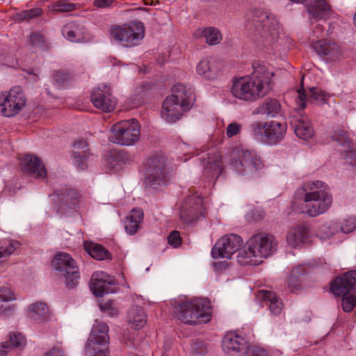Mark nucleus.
Returning a JSON list of instances; mask_svg holds the SVG:
<instances>
[{
  "mask_svg": "<svg viewBox=\"0 0 356 356\" xmlns=\"http://www.w3.org/2000/svg\"><path fill=\"white\" fill-rule=\"evenodd\" d=\"M251 75L234 77L232 79L231 93L239 100L252 102L264 97L268 92V86L273 73L268 68L254 62Z\"/></svg>",
  "mask_w": 356,
  "mask_h": 356,
  "instance_id": "f257e3e1",
  "label": "nucleus"
},
{
  "mask_svg": "<svg viewBox=\"0 0 356 356\" xmlns=\"http://www.w3.org/2000/svg\"><path fill=\"white\" fill-rule=\"evenodd\" d=\"M195 102L193 90L182 83L173 86L172 95L163 102L161 115L168 122H176L189 111Z\"/></svg>",
  "mask_w": 356,
  "mask_h": 356,
  "instance_id": "f03ea898",
  "label": "nucleus"
},
{
  "mask_svg": "<svg viewBox=\"0 0 356 356\" xmlns=\"http://www.w3.org/2000/svg\"><path fill=\"white\" fill-rule=\"evenodd\" d=\"M302 202L298 210L302 213L315 217L327 211L332 203V197L321 181H312L304 184Z\"/></svg>",
  "mask_w": 356,
  "mask_h": 356,
  "instance_id": "7ed1b4c3",
  "label": "nucleus"
},
{
  "mask_svg": "<svg viewBox=\"0 0 356 356\" xmlns=\"http://www.w3.org/2000/svg\"><path fill=\"white\" fill-rule=\"evenodd\" d=\"M247 26L254 28L261 38L264 45H271L278 37V22L270 13L260 9H254L246 13Z\"/></svg>",
  "mask_w": 356,
  "mask_h": 356,
  "instance_id": "20e7f679",
  "label": "nucleus"
},
{
  "mask_svg": "<svg viewBox=\"0 0 356 356\" xmlns=\"http://www.w3.org/2000/svg\"><path fill=\"white\" fill-rule=\"evenodd\" d=\"M209 302L204 299L180 300L175 306V316L185 324L195 325L209 321Z\"/></svg>",
  "mask_w": 356,
  "mask_h": 356,
  "instance_id": "39448f33",
  "label": "nucleus"
},
{
  "mask_svg": "<svg viewBox=\"0 0 356 356\" xmlns=\"http://www.w3.org/2000/svg\"><path fill=\"white\" fill-rule=\"evenodd\" d=\"M356 270H351L337 277L331 284L332 292L342 296L341 307L345 312H350L356 307Z\"/></svg>",
  "mask_w": 356,
  "mask_h": 356,
  "instance_id": "423d86ee",
  "label": "nucleus"
},
{
  "mask_svg": "<svg viewBox=\"0 0 356 356\" xmlns=\"http://www.w3.org/2000/svg\"><path fill=\"white\" fill-rule=\"evenodd\" d=\"M231 163L241 174H253L264 167L262 161L256 152L243 146H238L232 149Z\"/></svg>",
  "mask_w": 356,
  "mask_h": 356,
  "instance_id": "0eeeda50",
  "label": "nucleus"
},
{
  "mask_svg": "<svg viewBox=\"0 0 356 356\" xmlns=\"http://www.w3.org/2000/svg\"><path fill=\"white\" fill-rule=\"evenodd\" d=\"M145 35V26L139 21H131L122 25H115L111 27V38L119 42L127 47L138 45Z\"/></svg>",
  "mask_w": 356,
  "mask_h": 356,
  "instance_id": "6e6552de",
  "label": "nucleus"
},
{
  "mask_svg": "<svg viewBox=\"0 0 356 356\" xmlns=\"http://www.w3.org/2000/svg\"><path fill=\"white\" fill-rule=\"evenodd\" d=\"M140 127L135 119L122 120L115 123L111 129L110 140L122 145H131L140 138Z\"/></svg>",
  "mask_w": 356,
  "mask_h": 356,
  "instance_id": "1a4fd4ad",
  "label": "nucleus"
},
{
  "mask_svg": "<svg viewBox=\"0 0 356 356\" xmlns=\"http://www.w3.org/2000/svg\"><path fill=\"white\" fill-rule=\"evenodd\" d=\"M26 97L22 88L13 86L0 93V113L8 118L19 114L26 105Z\"/></svg>",
  "mask_w": 356,
  "mask_h": 356,
  "instance_id": "9d476101",
  "label": "nucleus"
},
{
  "mask_svg": "<svg viewBox=\"0 0 356 356\" xmlns=\"http://www.w3.org/2000/svg\"><path fill=\"white\" fill-rule=\"evenodd\" d=\"M166 159L161 155L150 156L145 164L146 184L153 188L168 181Z\"/></svg>",
  "mask_w": 356,
  "mask_h": 356,
  "instance_id": "9b49d317",
  "label": "nucleus"
},
{
  "mask_svg": "<svg viewBox=\"0 0 356 356\" xmlns=\"http://www.w3.org/2000/svg\"><path fill=\"white\" fill-rule=\"evenodd\" d=\"M52 265L65 277L67 288L72 289L78 284L80 278L79 267L70 254L58 253L52 260Z\"/></svg>",
  "mask_w": 356,
  "mask_h": 356,
  "instance_id": "f8f14e48",
  "label": "nucleus"
},
{
  "mask_svg": "<svg viewBox=\"0 0 356 356\" xmlns=\"http://www.w3.org/2000/svg\"><path fill=\"white\" fill-rule=\"evenodd\" d=\"M251 131L255 137H264L268 143L276 144L283 139L286 124L276 121L255 122L251 125Z\"/></svg>",
  "mask_w": 356,
  "mask_h": 356,
  "instance_id": "ddd939ff",
  "label": "nucleus"
},
{
  "mask_svg": "<svg viewBox=\"0 0 356 356\" xmlns=\"http://www.w3.org/2000/svg\"><path fill=\"white\" fill-rule=\"evenodd\" d=\"M204 213L203 199L197 192L188 195L181 203L179 216L184 223L189 224Z\"/></svg>",
  "mask_w": 356,
  "mask_h": 356,
  "instance_id": "4468645a",
  "label": "nucleus"
},
{
  "mask_svg": "<svg viewBox=\"0 0 356 356\" xmlns=\"http://www.w3.org/2000/svg\"><path fill=\"white\" fill-rule=\"evenodd\" d=\"M243 240L236 234L226 235L220 238L211 250L214 259L231 258L232 255L239 250Z\"/></svg>",
  "mask_w": 356,
  "mask_h": 356,
  "instance_id": "2eb2a0df",
  "label": "nucleus"
},
{
  "mask_svg": "<svg viewBox=\"0 0 356 356\" xmlns=\"http://www.w3.org/2000/svg\"><path fill=\"white\" fill-rule=\"evenodd\" d=\"M275 245V238L266 234H255L247 242L248 249L261 260L271 254Z\"/></svg>",
  "mask_w": 356,
  "mask_h": 356,
  "instance_id": "dca6fc26",
  "label": "nucleus"
},
{
  "mask_svg": "<svg viewBox=\"0 0 356 356\" xmlns=\"http://www.w3.org/2000/svg\"><path fill=\"white\" fill-rule=\"evenodd\" d=\"M91 101L95 107L105 113L113 111L117 104L116 99L111 93L110 87L105 84L93 90Z\"/></svg>",
  "mask_w": 356,
  "mask_h": 356,
  "instance_id": "f3484780",
  "label": "nucleus"
},
{
  "mask_svg": "<svg viewBox=\"0 0 356 356\" xmlns=\"http://www.w3.org/2000/svg\"><path fill=\"white\" fill-rule=\"evenodd\" d=\"M19 168L22 173L35 179L44 178L47 174L41 159L31 154H24L19 159Z\"/></svg>",
  "mask_w": 356,
  "mask_h": 356,
  "instance_id": "a211bd4d",
  "label": "nucleus"
},
{
  "mask_svg": "<svg viewBox=\"0 0 356 356\" xmlns=\"http://www.w3.org/2000/svg\"><path fill=\"white\" fill-rule=\"evenodd\" d=\"M56 197L58 211H65L67 209H74L80 204L81 196L73 188L64 186L55 191L54 194Z\"/></svg>",
  "mask_w": 356,
  "mask_h": 356,
  "instance_id": "6ab92c4d",
  "label": "nucleus"
},
{
  "mask_svg": "<svg viewBox=\"0 0 356 356\" xmlns=\"http://www.w3.org/2000/svg\"><path fill=\"white\" fill-rule=\"evenodd\" d=\"M204 166L202 177L206 181L218 178L222 170V156L220 154L215 151L209 153L207 158L202 159Z\"/></svg>",
  "mask_w": 356,
  "mask_h": 356,
  "instance_id": "aec40b11",
  "label": "nucleus"
},
{
  "mask_svg": "<svg viewBox=\"0 0 356 356\" xmlns=\"http://www.w3.org/2000/svg\"><path fill=\"white\" fill-rule=\"evenodd\" d=\"M115 280L103 271H97L92 274L90 282V287L96 296H102L104 293L112 292L111 287L115 284Z\"/></svg>",
  "mask_w": 356,
  "mask_h": 356,
  "instance_id": "412c9836",
  "label": "nucleus"
},
{
  "mask_svg": "<svg viewBox=\"0 0 356 356\" xmlns=\"http://www.w3.org/2000/svg\"><path fill=\"white\" fill-rule=\"evenodd\" d=\"M297 104L302 108L306 107L307 102L321 105L327 102L330 94L319 88H310L308 92L304 88L298 90Z\"/></svg>",
  "mask_w": 356,
  "mask_h": 356,
  "instance_id": "4be33fe9",
  "label": "nucleus"
},
{
  "mask_svg": "<svg viewBox=\"0 0 356 356\" xmlns=\"http://www.w3.org/2000/svg\"><path fill=\"white\" fill-rule=\"evenodd\" d=\"M312 47L318 54L328 61H336L343 56V51L339 45L328 40L315 42Z\"/></svg>",
  "mask_w": 356,
  "mask_h": 356,
  "instance_id": "5701e85b",
  "label": "nucleus"
},
{
  "mask_svg": "<svg viewBox=\"0 0 356 356\" xmlns=\"http://www.w3.org/2000/svg\"><path fill=\"white\" fill-rule=\"evenodd\" d=\"M248 342L246 339L235 332H230L225 334L222 341L223 350L229 354L238 353L247 349Z\"/></svg>",
  "mask_w": 356,
  "mask_h": 356,
  "instance_id": "b1692460",
  "label": "nucleus"
},
{
  "mask_svg": "<svg viewBox=\"0 0 356 356\" xmlns=\"http://www.w3.org/2000/svg\"><path fill=\"white\" fill-rule=\"evenodd\" d=\"M196 71L202 77L213 80L220 75V64L215 59L204 58L197 63Z\"/></svg>",
  "mask_w": 356,
  "mask_h": 356,
  "instance_id": "393cba45",
  "label": "nucleus"
},
{
  "mask_svg": "<svg viewBox=\"0 0 356 356\" xmlns=\"http://www.w3.org/2000/svg\"><path fill=\"white\" fill-rule=\"evenodd\" d=\"M257 296L263 302H266L272 314L274 315H279L281 314L283 309V303L282 300L274 291L259 290L257 291Z\"/></svg>",
  "mask_w": 356,
  "mask_h": 356,
  "instance_id": "a878e982",
  "label": "nucleus"
},
{
  "mask_svg": "<svg viewBox=\"0 0 356 356\" xmlns=\"http://www.w3.org/2000/svg\"><path fill=\"white\" fill-rule=\"evenodd\" d=\"M309 237L308 227L305 225H298L289 231L286 241L291 247L296 248L306 243Z\"/></svg>",
  "mask_w": 356,
  "mask_h": 356,
  "instance_id": "bb28decb",
  "label": "nucleus"
},
{
  "mask_svg": "<svg viewBox=\"0 0 356 356\" xmlns=\"http://www.w3.org/2000/svg\"><path fill=\"white\" fill-rule=\"evenodd\" d=\"M72 156L77 168L84 170L87 168L86 159L88 156V143L84 140H76L73 145Z\"/></svg>",
  "mask_w": 356,
  "mask_h": 356,
  "instance_id": "cd10ccee",
  "label": "nucleus"
},
{
  "mask_svg": "<svg viewBox=\"0 0 356 356\" xmlns=\"http://www.w3.org/2000/svg\"><path fill=\"white\" fill-rule=\"evenodd\" d=\"M144 218L143 211L140 208L133 209L124 221V229L127 234L134 235L137 233Z\"/></svg>",
  "mask_w": 356,
  "mask_h": 356,
  "instance_id": "c85d7f7f",
  "label": "nucleus"
},
{
  "mask_svg": "<svg viewBox=\"0 0 356 356\" xmlns=\"http://www.w3.org/2000/svg\"><path fill=\"white\" fill-rule=\"evenodd\" d=\"M26 343V340L21 333H11L9 340L0 343V356H6L15 348L24 346Z\"/></svg>",
  "mask_w": 356,
  "mask_h": 356,
  "instance_id": "c756f323",
  "label": "nucleus"
},
{
  "mask_svg": "<svg viewBox=\"0 0 356 356\" xmlns=\"http://www.w3.org/2000/svg\"><path fill=\"white\" fill-rule=\"evenodd\" d=\"M193 35L197 39L204 38L209 45L217 44L220 42L222 38L220 31L213 26L197 29L193 32Z\"/></svg>",
  "mask_w": 356,
  "mask_h": 356,
  "instance_id": "7c9ffc66",
  "label": "nucleus"
},
{
  "mask_svg": "<svg viewBox=\"0 0 356 356\" xmlns=\"http://www.w3.org/2000/svg\"><path fill=\"white\" fill-rule=\"evenodd\" d=\"M29 316L37 322H43L49 317V307L45 302H36L29 306Z\"/></svg>",
  "mask_w": 356,
  "mask_h": 356,
  "instance_id": "2f4dec72",
  "label": "nucleus"
},
{
  "mask_svg": "<svg viewBox=\"0 0 356 356\" xmlns=\"http://www.w3.org/2000/svg\"><path fill=\"white\" fill-rule=\"evenodd\" d=\"M127 321L129 324L134 328L140 329L147 323L146 315L142 307L134 306L128 312Z\"/></svg>",
  "mask_w": 356,
  "mask_h": 356,
  "instance_id": "473e14b6",
  "label": "nucleus"
},
{
  "mask_svg": "<svg viewBox=\"0 0 356 356\" xmlns=\"http://www.w3.org/2000/svg\"><path fill=\"white\" fill-rule=\"evenodd\" d=\"M109 341L88 340L86 353L88 356H110Z\"/></svg>",
  "mask_w": 356,
  "mask_h": 356,
  "instance_id": "72a5a7b5",
  "label": "nucleus"
},
{
  "mask_svg": "<svg viewBox=\"0 0 356 356\" xmlns=\"http://www.w3.org/2000/svg\"><path fill=\"white\" fill-rule=\"evenodd\" d=\"M108 330V326L106 323L96 321L88 340L109 341Z\"/></svg>",
  "mask_w": 356,
  "mask_h": 356,
  "instance_id": "f704fd0d",
  "label": "nucleus"
},
{
  "mask_svg": "<svg viewBox=\"0 0 356 356\" xmlns=\"http://www.w3.org/2000/svg\"><path fill=\"white\" fill-rule=\"evenodd\" d=\"M296 136L302 140H309L314 136V129L309 121L306 120H298L295 127Z\"/></svg>",
  "mask_w": 356,
  "mask_h": 356,
  "instance_id": "c9c22d12",
  "label": "nucleus"
},
{
  "mask_svg": "<svg viewBox=\"0 0 356 356\" xmlns=\"http://www.w3.org/2000/svg\"><path fill=\"white\" fill-rule=\"evenodd\" d=\"M237 261L241 266H257L263 262V260L259 259L254 254L252 253L251 250H242L237 254Z\"/></svg>",
  "mask_w": 356,
  "mask_h": 356,
  "instance_id": "e433bc0d",
  "label": "nucleus"
},
{
  "mask_svg": "<svg viewBox=\"0 0 356 356\" xmlns=\"http://www.w3.org/2000/svg\"><path fill=\"white\" fill-rule=\"evenodd\" d=\"M88 254L94 259L104 260L111 259V254L104 247L99 244L91 243L86 246Z\"/></svg>",
  "mask_w": 356,
  "mask_h": 356,
  "instance_id": "4c0bfd02",
  "label": "nucleus"
},
{
  "mask_svg": "<svg viewBox=\"0 0 356 356\" xmlns=\"http://www.w3.org/2000/svg\"><path fill=\"white\" fill-rule=\"evenodd\" d=\"M62 33L65 38L72 42H79L81 40V31L75 23H69L62 29Z\"/></svg>",
  "mask_w": 356,
  "mask_h": 356,
  "instance_id": "58836bf2",
  "label": "nucleus"
},
{
  "mask_svg": "<svg viewBox=\"0 0 356 356\" xmlns=\"http://www.w3.org/2000/svg\"><path fill=\"white\" fill-rule=\"evenodd\" d=\"M20 243L17 241L5 240L0 243V262L4 258L12 254L18 248Z\"/></svg>",
  "mask_w": 356,
  "mask_h": 356,
  "instance_id": "ea45409f",
  "label": "nucleus"
},
{
  "mask_svg": "<svg viewBox=\"0 0 356 356\" xmlns=\"http://www.w3.org/2000/svg\"><path fill=\"white\" fill-rule=\"evenodd\" d=\"M281 106L280 102L275 99H266L262 106L263 112L271 117H274L277 114Z\"/></svg>",
  "mask_w": 356,
  "mask_h": 356,
  "instance_id": "a19ab883",
  "label": "nucleus"
},
{
  "mask_svg": "<svg viewBox=\"0 0 356 356\" xmlns=\"http://www.w3.org/2000/svg\"><path fill=\"white\" fill-rule=\"evenodd\" d=\"M333 139L337 141L339 145L349 148L351 147V140L346 131L339 129H337L332 136Z\"/></svg>",
  "mask_w": 356,
  "mask_h": 356,
  "instance_id": "79ce46f5",
  "label": "nucleus"
},
{
  "mask_svg": "<svg viewBox=\"0 0 356 356\" xmlns=\"http://www.w3.org/2000/svg\"><path fill=\"white\" fill-rule=\"evenodd\" d=\"M76 4L67 2L65 0H58L52 6V10L56 13H65L75 10Z\"/></svg>",
  "mask_w": 356,
  "mask_h": 356,
  "instance_id": "37998d69",
  "label": "nucleus"
},
{
  "mask_svg": "<svg viewBox=\"0 0 356 356\" xmlns=\"http://www.w3.org/2000/svg\"><path fill=\"white\" fill-rule=\"evenodd\" d=\"M72 78V74L66 70L56 71L53 75V80L58 86H61Z\"/></svg>",
  "mask_w": 356,
  "mask_h": 356,
  "instance_id": "c03bdc74",
  "label": "nucleus"
},
{
  "mask_svg": "<svg viewBox=\"0 0 356 356\" xmlns=\"http://www.w3.org/2000/svg\"><path fill=\"white\" fill-rule=\"evenodd\" d=\"M15 299L14 293L7 287L0 289V313L6 314L7 309H3L2 302H8Z\"/></svg>",
  "mask_w": 356,
  "mask_h": 356,
  "instance_id": "a18cd8bd",
  "label": "nucleus"
},
{
  "mask_svg": "<svg viewBox=\"0 0 356 356\" xmlns=\"http://www.w3.org/2000/svg\"><path fill=\"white\" fill-rule=\"evenodd\" d=\"M307 270H308V266H307V265H299L296 268H295L291 271V273L288 278V284H289V286L293 289H296L297 288L296 285H294V286L292 285L293 284H292L293 279L296 276L299 277L300 275L306 274L307 273Z\"/></svg>",
  "mask_w": 356,
  "mask_h": 356,
  "instance_id": "49530a36",
  "label": "nucleus"
},
{
  "mask_svg": "<svg viewBox=\"0 0 356 356\" xmlns=\"http://www.w3.org/2000/svg\"><path fill=\"white\" fill-rule=\"evenodd\" d=\"M99 305L100 309L110 316H114L118 313L117 308L114 306V302L111 300L102 301L99 303Z\"/></svg>",
  "mask_w": 356,
  "mask_h": 356,
  "instance_id": "de8ad7c7",
  "label": "nucleus"
},
{
  "mask_svg": "<svg viewBox=\"0 0 356 356\" xmlns=\"http://www.w3.org/2000/svg\"><path fill=\"white\" fill-rule=\"evenodd\" d=\"M355 228L356 218L353 216L345 218L341 225V231L346 234L353 232Z\"/></svg>",
  "mask_w": 356,
  "mask_h": 356,
  "instance_id": "09e8293b",
  "label": "nucleus"
},
{
  "mask_svg": "<svg viewBox=\"0 0 356 356\" xmlns=\"http://www.w3.org/2000/svg\"><path fill=\"white\" fill-rule=\"evenodd\" d=\"M246 356H268V352L255 345H249L245 350Z\"/></svg>",
  "mask_w": 356,
  "mask_h": 356,
  "instance_id": "8fccbe9b",
  "label": "nucleus"
},
{
  "mask_svg": "<svg viewBox=\"0 0 356 356\" xmlns=\"http://www.w3.org/2000/svg\"><path fill=\"white\" fill-rule=\"evenodd\" d=\"M45 38L43 35L40 33H33L29 38V42L34 47H42L44 45Z\"/></svg>",
  "mask_w": 356,
  "mask_h": 356,
  "instance_id": "3c124183",
  "label": "nucleus"
},
{
  "mask_svg": "<svg viewBox=\"0 0 356 356\" xmlns=\"http://www.w3.org/2000/svg\"><path fill=\"white\" fill-rule=\"evenodd\" d=\"M182 239L178 231H172L168 237V243L174 248H177L181 244Z\"/></svg>",
  "mask_w": 356,
  "mask_h": 356,
  "instance_id": "603ef678",
  "label": "nucleus"
},
{
  "mask_svg": "<svg viewBox=\"0 0 356 356\" xmlns=\"http://www.w3.org/2000/svg\"><path fill=\"white\" fill-rule=\"evenodd\" d=\"M241 124L237 122H232L227 126L226 129V135L228 138H232L238 134L241 131Z\"/></svg>",
  "mask_w": 356,
  "mask_h": 356,
  "instance_id": "864d4df0",
  "label": "nucleus"
},
{
  "mask_svg": "<svg viewBox=\"0 0 356 356\" xmlns=\"http://www.w3.org/2000/svg\"><path fill=\"white\" fill-rule=\"evenodd\" d=\"M42 14V10L40 8H32L28 10H25L20 14L21 18L24 19H31L34 17L39 16Z\"/></svg>",
  "mask_w": 356,
  "mask_h": 356,
  "instance_id": "5fc2aeb1",
  "label": "nucleus"
},
{
  "mask_svg": "<svg viewBox=\"0 0 356 356\" xmlns=\"http://www.w3.org/2000/svg\"><path fill=\"white\" fill-rule=\"evenodd\" d=\"M345 159L346 163L351 165H356V150L349 149L346 152Z\"/></svg>",
  "mask_w": 356,
  "mask_h": 356,
  "instance_id": "6e6d98bb",
  "label": "nucleus"
},
{
  "mask_svg": "<svg viewBox=\"0 0 356 356\" xmlns=\"http://www.w3.org/2000/svg\"><path fill=\"white\" fill-rule=\"evenodd\" d=\"M113 0H95L93 3L97 8H106L112 6Z\"/></svg>",
  "mask_w": 356,
  "mask_h": 356,
  "instance_id": "4d7b16f0",
  "label": "nucleus"
},
{
  "mask_svg": "<svg viewBox=\"0 0 356 356\" xmlns=\"http://www.w3.org/2000/svg\"><path fill=\"white\" fill-rule=\"evenodd\" d=\"M46 356H65V355L63 349L54 347L47 353Z\"/></svg>",
  "mask_w": 356,
  "mask_h": 356,
  "instance_id": "13d9d810",
  "label": "nucleus"
},
{
  "mask_svg": "<svg viewBox=\"0 0 356 356\" xmlns=\"http://www.w3.org/2000/svg\"><path fill=\"white\" fill-rule=\"evenodd\" d=\"M292 285H296L297 286V288L296 289H293L291 288L289 285V288L292 291H294L296 290H298L300 286V282H299V279H298V276H296L293 279V281H292Z\"/></svg>",
  "mask_w": 356,
  "mask_h": 356,
  "instance_id": "bf43d9fd",
  "label": "nucleus"
},
{
  "mask_svg": "<svg viewBox=\"0 0 356 356\" xmlns=\"http://www.w3.org/2000/svg\"><path fill=\"white\" fill-rule=\"evenodd\" d=\"M323 31V26L318 24L315 27V29L314 30V33H321Z\"/></svg>",
  "mask_w": 356,
  "mask_h": 356,
  "instance_id": "052dcab7",
  "label": "nucleus"
},
{
  "mask_svg": "<svg viewBox=\"0 0 356 356\" xmlns=\"http://www.w3.org/2000/svg\"><path fill=\"white\" fill-rule=\"evenodd\" d=\"M143 2H144V4L145 5H155V4H159V1H156V3H154L153 0H143Z\"/></svg>",
  "mask_w": 356,
  "mask_h": 356,
  "instance_id": "680f3d73",
  "label": "nucleus"
},
{
  "mask_svg": "<svg viewBox=\"0 0 356 356\" xmlns=\"http://www.w3.org/2000/svg\"><path fill=\"white\" fill-rule=\"evenodd\" d=\"M137 10H145L147 11V8H142V7H140V8H138Z\"/></svg>",
  "mask_w": 356,
  "mask_h": 356,
  "instance_id": "e2e57ef3",
  "label": "nucleus"
}]
</instances>
